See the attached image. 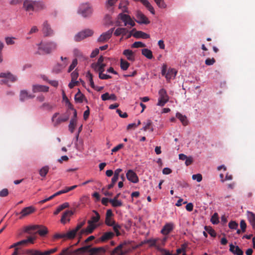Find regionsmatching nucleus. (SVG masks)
<instances>
[{
    "label": "nucleus",
    "mask_w": 255,
    "mask_h": 255,
    "mask_svg": "<svg viewBox=\"0 0 255 255\" xmlns=\"http://www.w3.org/2000/svg\"><path fill=\"white\" fill-rule=\"evenodd\" d=\"M23 231L32 236H36V234H38L41 237L45 236L48 232L45 226L38 225L26 226Z\"/></svg>",
    "instance_id": "1"
},
{
    "label": "nucleus",
    "mask_w": 255,
    "mask_h": 255,
    "mask_svg": "<svg viewBox=\"0 0 255 255\" xmlns=\"http://www.w3.org/2000/svg\"><path fill=\"white\" fill-rule=\"evenodd\" d=\"M76 254H82L84 253H89L90 255H104L106 250L103 247L92 248L90 246H86L75 251Z\"/></svg>",
    "instance_id": "2"
},
{
    "label": "nucleus",
    "mask_w": 255,
    "mask_h": 255,
    "mask_svg": "<svg viewBox=\"0 0 255 255\" xmlns=\"http://www.w3.org/2000/svg\"><path fill=\"white\" fill-rule=\"evenodd\" d=\"M94 33L92 30L86 29L82 30L77 33L74 37V39L76 42H80L87 37L91 36Z\"/></svg>",
    "instance_id": "3"
},
{
    "label": "nucleus",
    "mask_w": 255,
    "mask_h": 255,
    "mask_svg": "<svg viewBox=\"0 0 255 255\" xmlns=\"http://www.w3.org/2000/svg\"><path fill=\"white\" fill-rule=\"evenodd\" d=\"M159 98L158 100L157 106L163 107L169 100V96L166 90L162 88L158 92Z\"/></svg>",
    "instance_id": "4"
},
{
    "label": "nucleus",
    "mask_w": 255,
    "mask_h": 255,
    "mask_svg": "<svg viewBox=\"0 0 255 255\" xmlns=\"http://www.w3.org/2000/svg\"><path fill=\"white\" fill-rule=\"evenodd\" d=\"M57 47V44L55 42H49L44 45H40L39 49H41L46 53H50L55 50Z\"/></svg>",
    "instance_id": "5"
},
{
    "label": "nucleus",
    "mask_w": 255,
    "mask_h": 255,
    "mask_svg": "<svg viewBox=\"0 0 255 255\" xmlns=\"http://www.w3.org/2000/svg\"><path fill=\"white\" fill-rule=\"evenodd\" d=\"M92 10L88 3L82 4L80 5L78 13L81 14L83 17H87L91 14Z\"/></svg>",
    "instance_id": "6"
},
{
    "label": "nucleus",
    "mask_w": 255,
    "mask_h": 255,
    "mask_svg": "<svg viewBox=\"0 0 255 255\" xmlns=\"http://www.w3.org/2000/svg\"><path fill=\"white\" fill-rule=\"evenodd\" d=\"M0 78L5 79L1 80L0 83L2 84H6L8 81L14 82L17 80V77L9 71L0 73Z\"/></svg>",
    "instance_id": "7"
},
{
    "label": "nucleus",
    "mask_w": 255,
    "mask_h": 255,
    "mask_svg": "<svg viewBox=\"0 0 255 255\" xmlns=\"http://www.w3.org/2000/svg\"><path fill=\"white\" fill-rule=\"evenodd\" d=\"M63 63L56 64L53 68V72L55 73H59L68 65V61L67 57H63L62 56L60 58Z\"/></svg>",
    "instance_id": "8"
},
{
    "label": "nucleus",
    "mask_w": 255,
    "mask_h": 255,
    "mask_svg": "<svg viewBox=\"0 0 255 255\" xmlns=\"http://www.w3.org/2000/svg\"><path fill=\"white\" fill-rule=\"evenodd\" d=\"M118 18L124 22V25H129L130 26L135 25V23L130 16L128 14L121 13L118 15Z\"/></svg>",
    "instance_id": "9"
},
{
    "label": "nucleus",
    "mask_w": 255,
    "mask_h": 255,
    "mask_svg": "<svg viewBox=\"0 0 255 255\" xmlns=\"http://www.w3.org/2000/svg\"><path fill=\"white\" fill-rule=\"evenodd\" d=\"M114 28H111L106 32L102 33L98 39L99 42H105L108 41L112 36Z\"/></svg>",
    "instance_id": "10"
},
{
    "label": "nucleus",
    "mask_w": 255,
    "mask_h": 255,
    "mask_svg": "<svg viewBox=\"0 0 255 255\" xmlns=\"http://www.w3.org/2000/svg\"><path fill=\"white\" fill-rule=\"evenodd\" d=\"M136 21L138 23L147 24L150 23V21L146 16L140 11L136 12Z\"/></svg>",
    "instance_id": "11"
},
{
    "label": "nucleus",
    "mask_w": 255,
    "mask_h": 255,
    "mask_svg": "<svg viewBox=\"0 0 255 255\" xmlns=\"http://www.w3.org/2000/svg\"><path fill=\"white\" fill-rule=\"evenodd\" d=\"M88 226L86 229L81 230L79 234L80 236H82L84 234L88 235L93 233L94 229L96 228V225L92 224L90 221H88Z\"/></svg>",
    "instance_id": "12"
},
{
    "label": "nucleus",
    "mask_w": 255,
    "mask_h": 255,
    "mask_svg": "<svg viewBox=\"0 0 255 255\" xmlns=\"http://www.w3.org/2000/svg\"><path fill=\"white\" fill-rule=\"evenodd\" d=\"M126 177L128 180L133 183H136L139 181L137 174L132 170H128L126 173Z\"/></svg>",
    "instance_id": "13"
},
{
    "label": "nucleus",
    "mask_w": 255,
    "mask_h": 255,
    "mask_svg": "<svg viewBox=\"0 0 255 255\" xmlns=\"http://www.w3.org/2000/svg\"><path fill=\"white\" fill-rule=\"evenodd\" d=\"M35 209L32 206H29L27 207L24 208L19 213H17L16 215L20 214V216L19 217V218L20 219H22L24 217L27 216L33 213Z\"/></svg>",
    "instance_id": "14"
},
{
    "label": "nucleus",
    "mask_w": 255,
    "mask_h": 255,
    "mask_svg": "<svg viewBox=\"0 0 255 255\" xmlns=\"http://www.w3.org/2000/svg\"><path fill=\"white\" fill-rule=\"evenodd\" d=\"M35 0H25L23 1V8L26 11H34Z\"/></svg>",
    "instance_id": "15"
},
{
    "label": "nucleus",
    "mask_w": 255,
    "mask_h": 255,
    "mask_svg": "<svg viewBox=\"0 0 255 255\" xmlns=\"http://www.w3.org/2000/svg\"><path fill=\"white\" fill-rule=\"evenodd\" d=\"M32 90L33 93L47 92L49 91V87L44 85L35 84L32 86Z\"/></svg>",
    "instance_id": "16"
},
{
    "label": "nucleus",
    "mask_w": 255,
    "mask_h": 255,
    "mask_svg": "<svg viewBox=\"0 0 255 255\" xmlns=\"http://www.w3.org/2000/svg\"><path fill=\"white\" fill-rule=\"evenodd\" d=\"M42 31L46 36H51L53 34V30L47 21L43 22Z\"/></svg>",
    "instance_id": "17"
},
{
    "label": "nucleus",
    "mask_w": 255,
    "mask_h": 255,
    "mask_svg": "<svg viewBox=\"0 0 255 255\" xmlns=\"http://www.w3.org/2000/svg\"><path fill=\"white\" fill-rule=\"evenodd\" d=\"M126 245V242L120 244L118 246L115 248L114 249V250L112 252L111 255H114L115 254H118V255H125L126 253L122 250V249L123 247Z\"/></svg>",
    "instance_id": "18"
},
{
    "label": "nucleus",
    "mask_w": 255,
    "mask_h": 255,
    "mask_svg": "<svg viewBox=\"0 0 255 255\" xmlns=\"http://www.w3.org/2000/svg\"><path fill=\"white\" fill-rule=\"evenodd\" d=\"M173 224L172 223H167L162 228L161 233L164 235L169 234L173 229Z\"/></svg>",
    "instance_id": "19"
},
{
    "label": "nucleus",
    "mask_w": 255,
    "mask_h": 255,
    "mask_svg": "<svg viewBox=\"0 0 255 255\" xmlns=\"http://www.w3.org/2000/svg\"><path fill=\"white\" fill-rule=\"evenodd\" d=\"M34 97V95L29 94L26 90H22L20 93V100L22 102L27 99H32Z\"/></svg>",
    "instance_id": "20"
},
{
    "label": "nucleus",
    "mask_w": 255,
    "mask_h": 255,
    "mask_svg": "<svg viewBox=\"0 0 255 255\" xmlns=\"http://www.w3.org/2000/svg\"><path fill=\"white\" fill-rule=\"evenodd\" d=\"M74 214V212L72 211L67 210L65 211L61 218V222L63 224H65L67 222L70 221V217Z\"/></svg>",
    "instance_id": "21"
},
{
    "label": "nucleus",
    "mask_w": 255,
    "mask_h": 255,
    "mask_svg": "<svg viewBox=\"0 0 255 255\" xmlns=\"http://www.w3.org/2000/svg\"><path fill=\"white\" fill-rule=\"evenodd\" d=\"M229 251L236 255H243L244 253L243 251L238 246H235L232 244L230 245Z\"/></svg>",
    "instance_id": "22"
},
{
    "label": "nucleus",
    "mask_w": 255,
    "mask_h": 255,
    "mask_svg": "<svg viewBox=\"0 0 255 255\" xmlns=\"http://www.w3.org/2000/svg\"><path fill=\"white\" fill-rule=\"evenodd\" d=\"M133 36L136 38H141L143 39H147L150 37L149 34L141 31H135L133 34Z\"/></svg>",
    "instance_id": "23"
},
{
    "label": "nucleus",
    "mask_w": 255,
    "mask_h": 255,
    "mask_svg": "<svg viewBox=\"0 0 255 255\" xmlns=\"http://www.w3.org/2000/svg\"><path fill=\"white\" fill-rule=\"evenodd\" d=\"M36 236H32V235L27 237V239L21 241V246H26L28 244H33L34 241L36 240Z\"/></svg>",
    "instance_id": "24"
},
{
    "label": "nucleus",
    "mask_w": 255,
    "mask_h": 255,
    "mask_svg": "<svg viewBox=\"0 0 255 255\" xmlns=\"http://www.w3.org/2000/svg\"><path fill=\"white\" fill-rule=\"evenodd\" d=\"M69 119L68 116H61L55 120L54 122H53V126L55 127L58 126L61 123L63 122H65L67 121Z\"/></svg>",
    "instance_id": "25"
},
{
    "label": "nucleus",
    "mask_w": 255,
    "mask_h": 255,
    "mask_svg": "<svg viewBox=\"0 0 255 255\" xmlns=\"http://www.w3.org/2000/svg\"><path fill=\"white\" fill-rule=\"evenodd\" d=\"M177 71L174 69H169L165 75L167 81H169L172 78L175 77Z\"/></svg>",
    "instance_id": "26"
},
{
    "label": "nucleus",
    "mask_w": 255,
    "mask_h": 255,
    "mask_svg": "<svg viewBox=\"0 0 255 255\" xmlns=\"http://www.w3.org/2000/svg\"><path fill=\"white\" fill-rule=\"evenodd\" d=\"M34 6V11H41L46 8L45 4L43 2L40 1L35 0Z\"/></svg>",
    "instance_id": "27"
},
{
    "label": "nucleus",
    "mask_w": 255,
    "mask_h": 255,
    "mask_svg": "<svg viewBox=\"0 0 255 255\" xmlns=\"http://www.w3.org/2000/svg\"><path fill=\"white\" fill-rule=\"evenodd\" d=\"M123 54L126 56L128 60L131 61H133L134 60V54L131 50H125L123 52Z\"/></svg>",
    "instance_id": "28"
},
{
    "label": "nucleus",
    "mask_w": 255,
    "mask_h": 255,
    "mask_svg": "<svg viewBox=\"0 0 255 255\" xmlns=\"http://www.w3.org/2000/svg\"><path fill=\"white\" fill-rule=\"evenodd\" d=\"M77 232L78 231L76 230L75 229H74L68 231L67 233H65V239L71 240L74 239L75 237Z\"/></svg>",
    "instance_id": "29"
},
{
    "label": "nucleus",
    "mask_w": 255,
    "mask_h": 255,
    "mask_svg": "<svg viewBox=\"0 0 255 255\" xmlns=\"http://www.w3.org/2000/svg\"><path fill=\"white\" fill-rule=\"evenodd\" d=\"M128 33V30L126 28H118L115 31L114 34L117 36L122 35H126Z\"/></svg>",
    "instance_id": "30"
},
{
    "label": "nucleus",
    "mask_w": 255,
    "mask_h": 255,
    "mask_svg": "<svg viewBox=\"0 0 255 255\" xmlns=\"http://www.w3.org/2000/svg\"><path fill=\"white\" fill-rule=\"evenodd\" d=\"M85 98L84 95L82 94L80 90L78 89V92L75 95V100L77 103H81L83 102L84 99Z\"/></svg>",
    "instance_id": "31"
},
{
    "label": "nucleus",
    "mask_w": 255,
    "mask_h": 255,
    "mask_svg": "<svg viewBox=\"0 0 255 255\" xmlns=\"http://www.w3.org/2000/svg\"><path fill=\"white\" fill-rule=\"evenodd\" d=\"M141 2L152 14H154L155 13L153 6L147 0H141Z\"/></svg>",
    "instance_id": "32"
},
{
    "label": "nucleus",
    "mask_w": 255,
    "mask_h": 255,
    "mask_svg": "<svg viewBox=\"0 0 255 255\" xmlns=\"http://www.w3.org/2000/svg\"><path fill=\"white\" fill-rule=\"evenodd\" d=\"M114 236V234L112 232L105 233L101 237V241L105 242L108 240L112 239Z\"/></svg>",
    "instance_id": "33"
},
{
    "label": "nucleus",
    "mask_w": 255,
    "mask_h": 255,
    "mask_svg": "<svg viewBox=\"0 0 255 255\" xmlns=\"http://www.w3.org/2000/svg\"><path fill=\"white\" fill-rule=\"evenodd\" d=\"M143 124L145 125L142 128V129L144 131H146L148 129H150L151 132H152L153 131L154 129L152 126V122L151 120H147L146 123H144Z\"/></svg>",
    "instance_id": "34"
},
{
    "label": "nucleus",
    "mask_w": 255,
    "mask_h": 255,
    "mask_svg": "<svg viewBox=\"0 0 255 255\" xmlns=\"http://www.w3.org/2000/svg\"><path fill=\"white\" fill-rule=\"evenodd\" d=\"M176 118H177L182 123L183 125L186 126L188 124V121L187 120V118L185 116L182 115L181 114L179 113H176Z\"/></svg>",
    "instance_id": "35"
},
{
    "label": "nucleus",
    "mask_w": 255,
    "mask_h": 255,
    "mask_svg": "<svg viewBox=\"0 0 255 255\" xmlns=\"http://www.w3.org/2000/svg\"><path fill=\"white\" fill-rule=\"evenodd\" d=\"M141 53L142 55L149 59L153 58L152 52L150 50L144 48L142 49Z\"/></svg>",
    "instance_id": "36"
},
{
    "label": "nucleus",
    "mask_w": 255,
    "mask_h": 255,
    "mask_svg": "<svg viewBox=\"0 0 255 255\" xmlns=\"http://www.w3.org/2000/svg\"><path fill=\"white\" fill-rule=\"evenodd\" d=\"M110 202L114 207H121L123 205V203L121 200H119L116 199H110Z\"/></svg>",
    "instance_id": "37"
},
{
    "label": "nucleus",
    "mask_w": 255,
    "mask_h": 255,
    "mask_svg": "<svg viewBox=\"0 0 255 255\" xmlns=\"http://www.w3.org/2000/svg\"><path fill=\"white\" fill-rule=\"evenodd\" d=\"M93 212L95 214L96 216L92 217L91 220L88 221L91 222V223L92 224L98 222L100 219V216L96 211L94 210Z\"/></svg>",
    "instance_id": "38"
},
{
    "label": "nucleus",
    "mask_w": 255,
    "mask_h": 255,
    "mask_svg": "<svg viewBox=\"0 0 255 255\" xmlns=\"http://www.w3.org/2000/svg\"><path fill=\"white\" fill-rule=\"evenodd\" d=\"M104 59H105V57H104L102 56H101L99 58L98 61L96 63H93L92 64L91 66H92V68L94 69L95 70H96L98 65L103 64V62L104 60Z\"/></svg>",
    "instance_id": "39"
},
{
    "label": "nucleus",
    "mask_w": 255,
    "mask_h": 255,
    "mask_svg": "<svg viewBox=\"0 0 255 255\" xmlns=\"http://www.w3.org/2000/svg\"><path fill=\"white\" fill-rule=\"evenodd\" d=\"M76 124V121H75L74 119H71L70 124L69 125V129L71 132L73 133L74 132Z\"/></svg>",
    "instance_id": "40"
},
{
    "label": "nucleus",
    "mask_w": 255,
    "mask_h": 255,
    "mask_svg": "<svg viewBox=\"0 0 255 255\" xmlns=\"http://www.w3.org/2000/svg\"><path fill=\"white\" fill-rule=\"evenodd\" d=\"M15 37H5V41L7 45H13L15 44Z\"/></svg>",
    "instance_id": "41"
},
{
    "label": "nucleus",
    "mask_w": 255,
    "mask_h": 255,
    "mask_svg": "<svg viewBox=\"0 0 255 255\" xmlns=\"http://www.w3.org/2000/svg\"><path fill=\"white\" fill-rule=\"evenodd\" d=\"M40 108L41 109L51 111L53 108V106L49 103H44L40 106Z\"/></svg>",
    "instance_id": "42"
},
{
    "label": "nucleus",
    "mask_w": 255,
    "mask_h": 255,
    "mask_svg": "<svg viewBox=\"0 0 255 255\" xmlns=\"http://www.w3.org/2000/svg\"><path fill=\"white\" fill-rule=\"evenodd\" d=\"M26 253L28 255H43L42 252L38 250H28Z\"/></svg>",
    "instance_id": "43"
},
{
    "label": "nucleus",
    "mask_w": 255,
    "mask_h": 255,
    "mask_svg": "<svg viewBox=\"0 0 255 255\" xmlns=\"http://www.w3.org/2000/svg\"><path fill=\"white\" fill-rule=\"evenodd\" d=\"M129 66V64L126 61L124 60L123 59H121V68L123 70L128 69Z\"/></svg>",
    "instance_id": "44"
},
{
    "label": "nucleus",
    "mask_w": 255,
    "mask_h": 255,
    "mask_svg": "<svg viewBox=\"0 0 255 255\" xmlns=\"http://www.w3.org/2000/svg\"><path fill=\"white\" fill-rule=\"evenodd\" d=\"M205 230L211 236L215 237L216 233L215 231L210 227L205 226Z\"/></svg>",
    "instance_id": "45"
},
{
    "label": "nucleus",
    "mask_w": 255,
    "mask_h": 255,
    "mask_svg": "<svg viewBox=\"0 0 255 255\" xmlns=\"http://www.w3.org/2000/svg\"><path fill=\"white\" fill-rule=\"evenodd\" d=\"M48 170L49 167L48 166H44L39 170V174L42 177H45L47 174Z\"/></svg>",
    "instance_id": "46"
},
{
    "label": "nucleus",
    "mask_w": 255,
    "mask_h": 255,
    "mask_svg": "<svg viewBox=\"0 0 255 255\" xmlns=\"http://www.w3.org/2000/svg\"><path fill=\"white\" fill-rule=\"evenodd\" d=\"M113 227V230L116 233L117 236H119L121 235V233L119 231V230L121 229V226L118 224H114V225L112 226Z\"/></svg>",
    "instance_id": "47"
},
{
    "label": "nucleus",
    "mask_w": 255,
    "mask_h": 255,
    "mask_svg": "<svg viewBox=\"0 0 255 255\" xmlns=\"http://www.w3.org/2000/svg\"><path fill=\"white\" fill-rule=\"evenodd\" d=\"M158 6L161 8H165L167 5L163 0H154Z\"/></svg>",
    "instance_id": "48"
},
{
    "label": "nucleus",
    "mask_w": 255,
    "mask_h": 255,
    "mask_svg": "<svg viewBox=\"0 0 255 255\" xmlns=\"http://www.w3.org/2000/svg\"><path fill=\"white\" fill-rule=\"evenodd\" d=\"M145 46V44L140 41H136L134 42L131 45L132 48L144 47Z\"/></svg>",
    "instance_id": "49"
},
{
    "label": "nucleus",
    "mask_w": 255,
    "mask_h": 255,
    "mask_svg": "<svg viewBox=\"0 0 255 255\" xmlns=\"http://www.w3.org/2000/svg\"><path fill=\"white\" fill-rule=\"evenodd\" d=\"M87 77H88V78L89 80L90 85L91 87L93 89H94L95 87H96V86L95 85L93 80L92 74L91 73H90V72H88L87 75Z\"/></svg>",
    "instance_id": "50"
},
{
    "label": "nucleus",
    "mask_w": 255,
    "mask_h": 255,
    "mask_svg": "<svg viewBox=\"0 0 255 255\" xmlns=\"http://www.w3.org/2000/svg\"><path fill=\"white\" fill-rule=\"evenodd\" d=\"M115 221L112 218L106 217L105 224L108 226H112L114 225Z\"/></svg>",
    "instance_id": "51"
},
{
    "label": "nucleus",
    "mask_w": 255,
    "mask_h": 255,
    "mask_svg": "<svg viewBox=\"0 0 255 255\" xmlns=\"http://www.w3.org/2000/svg\"><path fill=\"white\" fill-rule=\"evenodd\" d=\"M77 64H78V61H77V59H74L73 60L72 64L70 65V66L69 67L68 72L70 73L71 71H72L75 68V67L77 66Z\"/></svg>",
    "instance_id": "52"
},
{
    "label": "nucleus",
    "mask_w": 255,
    "mask_h": 255,
    "mask_svg": "<svg viewBox=\"0 0 255 255\" xmlns=\"http://www.w3.org/2000/svg\"><path fill=\"white\" fill-rule=\"evenodd\" d=\"M211 221L213 224H217L219 223L217 213H215L214 214V215L212 216Z\"/></svg>",
    "instance_id": "53"
},
{
    "label": "nucleus",
    "mask_w": 255,
    "mask_h": 255,
    "mask_svg": "<svg viewBox=\"0 0 255 255\" xmlns=\"http://www.w3.org/2000/svg\"><path fill=\"white\" fill-rule=\"evenodd\" d=\"M57 251V248H55L46 251L44 252H42L43 255H50L52 254L55 253Z\"/></svg>",
    "instance_id": "54"
},
{
    "label": "nucleus",
    "mask_w": 255,
    "mask_h": 255,
    "mask_svg": "<svg viewBox=\"0 0 255 255\" xmlns=\"http://www.w3.org/2000/svg\"><path fill=\"white\" fill-rule=\"evenodd\" d=\"M66 99V103L67 104L68 108L72 110H75L73 108L72 104L69 102V100L65 96L64 92H63V99Z\"/></svg>",
    "instance_id": "55"
},
{
    "label": "nucleus",
    "mask_w": 255,
    "mask_h": 255,
    "mask_svg": "<svg viewBox=\"0 0 255 255\" xmlns=\"http://www.w3.org/2000/svg\"><path fill=\"white\" fill-rule=\"evenodd\" d=\"M192 178L193 180H196L197 182H199L202 179V176L200 174H194L192 175Z\"/></svg>",
    "instance_id": "56"
},
{
    "label": "nucleus",
    "mask_w": 255,
    "mask_h": 255,
    "mask_svg": "<svg viewBox=\"0 0 255 255\" xmlns=\"http://www.w3.org/2000/svg\"><path fill=\"white\" fill-rule=\"evenodd\" d=\"M216 61L214 58H207L205 60V64L207 65H212L215 63Z\"/></svg>",
    "instance_id": "57"
},
{
    "label": "nucleus",
    "mask_w": 255,
    "mask_h": 255,
    "mask_svg": "<svg viewBox=\"0 0 255 255\" xmlns=\"http://www.w3.org/2000/svg\"><path fill=\"white\" fill-rule=\"evenodd\" d=\"M103 73H99V77L101 79H108L112 78L110 75L103 74Z\"/></svg>",
    "instance_id": "58"
},
{
    "label": "nucleus",
    "mask_w": 255,
    "mask_h": 255,
    "mask_svg": "<svg viewBox=\"0 0 255 255\" xmlns=\"http://www.w3.org/2000/svg\"><path fill=\"white\" fill-rule=\"evenodd\" d=\"M238 224L235 221H231L229 223V227L231 229H236Z\"/></svg>",
    "instance_id": "59"
},
{
    "label": "nucleus",
    "mask_w": 255,
    "mask_h": 255,
    "mask_svg": "<svg viewBox=\"0 0 255 255\" xmlns=\"http://www.w3.org/2000/svg\"><path fill=\"white\" fill-rule=\"evenodd\" d=\"M87 110H86L83 115V118L84 120H87L90 115V109L88 106H86Z\"/></svg>",
    "instance_id": "60"
},
{
    "label": "nucleus",
    "mask_w": 255,
    "mask_h": 255,
    "mask_svg": "<svg viewBox=\"0 0 255 255\" xmlns=\"http://www.w3.org/2000/svg\"><path fill=\"white\" fill-rule=\"evenodd\" d=\"M86 220H85L83 221L78 223L75 229L78 232L83 227V226H84Z\"/></svg>",
    "instance_id": "61"
},
{
    "label": "nucleus",
    "mask_w": 255,
    "mask_h": 255,
    "mask_svg": "<svg viewBox=\"0 0 255 255\" xmlns=\"http://www.w3.org/2000/svg\"><path fill=\"white\" fill-rule=\"evenodd\" d=\"M106 64H103L98 65L96 70L99 71V73L103 72L105 71V67H106Z\"/></svg>",
    "instance_id": "62"
},
{
    "label": "nucleus",
    "mask_w": 255,
    "mask_h": 255,
    "mask_svg": "<svg viewBox=\"0 0 255 255\" xmlns=\"http://www.w3.org/2000/svg\"><path fill=\"white\" fill-rule=\"evenodd\" d=\"M71 76L72 81H76V79L78 78L79 76L78 72L76 70H75L71 73Z\"/></svg>",
    "instance_id": "63"
},
{
    "label": "nucleus",
    "mask_w": 255,
    "mask_h": 255,
    "mask_svg": "<svg viewBox=\"0 0 255 255\" xmlns=\"http://www.w3.org/2000/svg\"><path fill=\"white\" fill-rule=\"evenodd\" d=\"M123 147L124 144L123 143L119 144L112 149V152H116L119 151L120 149L122 148Z\"/></svg>",
    "instance_id": "64"
}]
</instances>
